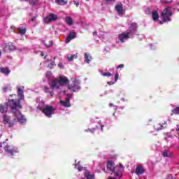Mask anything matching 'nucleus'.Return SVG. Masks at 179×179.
Masks as SVG:
<instances>
[{"label": "nucleus", "instance_id": "nucleus-39", "mask_svg": "<svg viewBox=\"0 0 179 179\" xmlns=\"http://www.w3.org/2000/svg\"><path fill=\"white\" fill-rule=\"evenodd\" d=\"M118 73H116L115 76V82H117V80H118Z\"/></svg>", "mask_w": 179, "mask_h": 179}, {"label": "nucleus", "instance_id": "nucleus-6", "mask_svg": "<svg viewBox=\"0 0 179 179\" xmlns=\"http://www.w3.org/2000/svg\"><path fill=\"white\" fill-rule=\"evenodd\" d=\"M0 148H3L5 152L8 153V155H11L12 156H13L15 153H17L19 152L17 148L13 147V145H8V143L6 142L0 143Z\"/></svg>", "mask_w": 179, "mask_h": 179}, {"label": "nucleus", "instance_id": "nucleus-60", "mask_svg": "<svg viewBox=\"0 0 179 179\" xmlns=\"http://www.w3.org/2000/svg\"><path fill=\"white\" fill-rule=\"evenodd\" d=\"M171 131H174V129H172Z\"/></svg>", "mask_w": 179, "mask_h": 179}, {"label": "nucleus", "instance_id": "nucleus-45", "mask_svg": "<svg viewBox=\"0 0 179 179\" xmlns=\"http://www.w3.org/2000/svg\"><path fill=\"white\" fill-rule=\"evenodd\" d=\"M113 83H114L108 82V85H113Z\"/></svg>", "mask_w": 179, "mask_h": 179}, {"label": "nucleus", "instance_id": "nucleus-7", "mask_svg": "<svg viewBox=\"0 0 179 179\" xmlns=\"http://www.w3.org/2000/svg\"><path fill=\"white\" fill-rule=\"evenodd\" d=\"M0 148H3L5 152L8 153V155H11L12 156H13L15 153H17L19 152L17 148L13 147V145H8V143L6 142L0 143Z\"/></svg>", "mask_w": 179, "mask_h": 179}, {"label": "nucleus", "instance_id": "nucleus-57", "mask_svg": "<svg viewBox=\"0 0 179 179\" xmlns=\"http://www.w3.org/2000/svg\"><path fill=\"white\" fill-rule=\"evenodd\" d=\"M21 1H27V0H21Z\"/></svg>", "mask_w": 179, "mask_h": 179}, {"label": "nucleus", "instance_id": "nucleus-29", "mask_svg": "<svg viewBox=\"0 0 179 179\" xmlns=\"http://www.w3.org/2000/svg\"><path fill=\"white\" fill-rule=\"evenodd\" d=\"M67 58L69 61H73V59H77L78 56L76 55H69Z\"/></svg>", "mask_w": 179, "mask_h": 179}, {"label": "nucleus", "instance_id": "nucleus-18", "mask_svg": "<svg viewBox=\"0 0 179 179\" xmlns=\"http://www.w3.org/2000/svg\"><path fill=\"white\" fill-rule=\"evenodd\" d=\"M162 156L164 157H173V153L169 150H164L162 152Z\"/></svg>", "mask_w": 179, "mask_h": 179}, {"label": "nucleus", "instance_id": "nucleus-40", "mask_svg": "<svg viewBox=\"0 0 179 179\" xmlns=\"http://www.w3.org/2000/svg\"><path fill=\"white\" fill-rule=\"evenodd\" d=\"M175 129H176V132H179V124L176 125V127Z\"/></svg>", "mask_w": 179, "mask_h": 179}, {"label": "nucleus", "instance_id": "nucleus-9", "mask_svg": "<svg viewBox=\"0 0 179 179\" xmlns=\"http://www.w3.org/2000/svg\"><path fill=\"white\" fill-rule=\"evenodd\" d=\"M73 82V85L70 86L69 89L71 92H78V90L80 89V86H79V84H80L79 80L74 78Z\"/></svg>", "mask_w": 179, "mask_h": 179}, {"label": "nucleus", "instance_id": "nucleus-43", "mask_svg": "<svg viewBox=\"0 0 179 179\" xmlns=\"http://www.w3.org/2000/svg\"><path fill=\"white\" fill-rule=\"evenodd\" d=\"M119 68H124V64H120L119 66H117V69Z\"/></svg>", "mask_w": 179, "mask_h": 179}, {"label": "nucleus", "instance_id": "nucleus-22", "mask_svg": "<svg viewBox=\"0 0 179 179\" xmlns=\"http://www.w3.org/2000/svg\"><path fill=\"white\" fill-rule=\"evenodd\" d=\"M56 3H57V5H66V3H68V0H55Z\"/></svg>", "mask_w": 179, "mask_h": 179}, {"label": "nucleus", "instance_id": "nucleus-14", "mask_svg": "<svg viewBox=\"0 0 179 179\" xmlns=\"http://www.w3.org/2000/svg\"><path fill=\"white\" fill-rule=\"evenodd\" d=\"M143 173H145V169H143V166H138L136 169V174H137V176H142Z\"/></svg>", "mask_w": 179, "mask_h": 179}, {"label": "nucleus", "instance_id": "nucleus-53", "mask_svg": "<svg viewBox=\"0 0 179 179\" xmlns=\"http://www.w3.org/2000/svg\"><path fill=\"white\" fill-rule=\"evenodd\" d=\"M115 110H117V106H115Z\"/></svg>", "mask_w": 179, "mask_h": 179}, {"label": "nucleus", "instance_id": "nucleus-47", "mask_svg": "<svg viewBox=\"0 0 179 179\" xmlns=\"http://www.w3.org/2000/svg\"><path fill=\"white\" fill-rule=\"evenodd\" d=\"M41 57H44V52L41 53Z\"/></svg>", "mask_w": 179, "mask_h": 179}, {"label": "nucleus", "instance_id": "nucleus-10", "mask_svg": "<svg viewBox=\"0 0 179 179\" xmlns=\"http://www.w3.org/2000/svg\"><path fill=\"white\" fill-rule=\"evenodd\" d=\"M58 17L55 14H50L44 20L45 23H50V22H52L53 20H57Z\"/></svg>", "mask_w": 179, "mask_h": 179}, {"label": "nucleus", "instance_id": "nucleus-34", "mask_svg": "<svg viewBox=\"0 0 179 179\" xmlns=\"http://www.w3.org/2000/svg\"><path fill=\"white\" fill-rule=\"evenodd\" d=\"M45 76L48 79H50L51 76H52V73H51V71H48Z\"/></svg>", "mask_w": 179, "mask_h": 179}, {"label": "nucleus", "instance_id": "nucleus-30", "mask_svg": "<svg viewBox=\"0 0 179 179\" xmlns=\"http://www.w3.org/2000/svg\"><path fill=\"white\" fill-rule=\"evenodd\" d=\"M85 176L86 177L87 179H94V176L93 175H90V173L86 171Z\"/></svg>", "mask_w": 179, "mask_h": 179}, {"label": "nucleus", "instance_id": "nucleus-12", "mask_svg": "<svg viewBox=\"0 0 179 179\" xmlns=\"http://www.w3.org/2000/svg\"><path fill=\"white\" fill-rule=\"evenodd\" d=\"M8 103L9 101L7 102V105H0V113H1V114H4L8 112V106L10 107Z\"/></svg>", "mask_w": 179, "mask_h": 179}, {"label": "nucleus", "instance_id": "nucleus-15", "mask_svg": "<svg viewBox=\"0 0 179 179\" xmlns=\"http://www.w3.org/2000/svg\"><path fill=\"white\" fill-rule=\"evenodd\" d=\"M6 50H9L10 51H15V50H16V47H15V45L10 43H6L3 51L6 52Z\"/></svg>", "mask_w": 179, "mask_h": 179}, {"label": "nucleus", "instance_id": "nucleus-23", "mask_svg": "<svg viewBox=\"0 0 179 179\" xmlns=\"http://www.w3.org/2000/svg\"><path fill=\"white\" fill-rule=\"evenodd\" d=\"M66 23L69 26H72V24L73 23V20H72V17H66Z\"/></svg>", "mask_w": 179, "mask_h": 179}, {"label": "nucleus", "instance_id": "nucleus-28", "mask_svg": "<svg viewBox=\"0 0 179 179\" xmlns=\"http://www.w3.org/2000/svg\"><path fill=\"white\" fill-rule=\"evenodd\" d=\"M45 93H50V95L52 97L54 96V93L51 91V90L47 87H44Z\"/></svg>", "mask_w": 179, "mask_h": 179}, {"label": "nucleus", "instance_id": "nucleus-31", "mask_svg": "<svg viewBox=\"0 0 179 179\" xmlns=\"http://www.w3.org/2000/svg\"><path fill=\"white\" fill-rule=\"evenodd\" d=\"M44 45L47 47V48H50V47H52V41H45L43 43Z\"/></svg>", "mask_w": 179, "mask_h": 179}, {"label": "nucleus", "instance_id": "nucleus-19", "mask_svg": "<svg viewBox=\"0 0 179 179\" xmlns=\"http://www.w3.org/2000/svg\"><path fill=\"white\" fill-rule=\"evenodd\" d=\"M152 17L154 22H157L159 20V13L156 10L152 11Z\"/></svg>", "mask_w": 179, "mask_h": 179}, {"label": "nucleus", "instance_id": "nucleus-46", "mask_svg": "<svg viewBox=\"0 0 179 179\" xmlns=\"http://www.w3.org/2000/svg\"><path fill=\"white\" fill-rule=\"evenodd\" d=\"M55 64V62H52L51 66H54Z\"/></svg>", "mask_w": 179, "mask_h": 179}, {"label": "nucleus", "instance_id": "nucleus-50", "mask_svg": "<svg viewBox=\"0 0 179 179\" xmlns=\"http://www.w3.org/2000/svg\"><path fill=\"white\" fill-rule=\"evenodd\" d=\"M2 55V52L0 51V57Z\"/></svg>", "mask_w": 179, "mask_h": 179}, {"label": "nucleus", "instance_id": "nucleus-38", "mask_svg": "<svg viewBox=\"0 0 179 179\" xmlns=\"http://www.w3.org/2000/svg\"><path fill=\"white\" fill-rule=\"evenodd\" d=\"M145 13L147 15H149L150 13V8H147L145 10Z\"/></svg>", "mask_w": 179, "mask_h": 179}, {"label": "nucleus", "instance_id": "nucleus-54", "mask_svg": "<svg viewBox=\"0 0 179 179\" xmlns=\"http://www.w3.org/2000/svg\"><path fill=\"white\" fill-rule=\"evenodd\" d=\"M94 34H96V32H94Z\"/></svg>", "mask_w": 179, "mask_h": 179}, {"label": "nucleus", "instance_id": "nucleus-32", "mask_svg": "<svg viewBox=\"0 0 179 179\" xmlns=\"http://www.w3.org/2000/svg\"><path fill=\"white\" fill-rule=\"evenodd\" d=\"M17 29L21 34H26V28L19 27Z\"/></svg>", "mask_w": 179, "mask_h": 179}, {"label": "nucleus", "instance_id": "nucleus-13", "mask_svg": "<svg viewBox=\"0 0 179 179\" xmlns=\"http://www.w3.org/2000/svg\"><path fill=\"white\" fill-rule=\"evenodd\" d=\"M61 106L64 107H70L71 103L69 102V95H68V98L65 101L60 100L59 101Z\"/></svg>", "mask_w": 179, "mask_h": 179}, {"label": "nucleus", "instance_id": "nucleus-42", "mask_svg": "<svg viewBox=\"0 0 179 179\" xmlns=\"http://www.w3.org/2000/svg\"><path fill=\"white\" fill-rule=\"evenodd\" d=\"M108 179H118V178H117L115 176V178L110 176V177L108 178Z\"/></svg>", "mask_w": 179, "mask_h": 179}, {"label": "nucleus", "instance_id": "nucleus-52", "mask_svg": "<svg viewBox=\"0 0 179 179\" xmlns=\"http://www.w3.org/2000/svg\"><path fill=\"white\" fill-rule=\"evenodd\" d=\"M11 28H12V29H15V27L12 26Z\"/></svg>", "mask_w": 179, "mask_h": 179}, {"label": "nucleus", "instance_id": "nucleus-33", "mask_svg": "<svg viewBox=\"0 0 179 179\" xmlns=\"http://www.w3.org/2000/svg\"><path fill=\"white\" fill-rule=\"evenodd\" d=\"M101 75H102V76H107L108 78H110V76H111L113 74H111L110 73H101Z\"/></svg>", "mask_w": 179, "mask_h": 179}, {"label": "nucleus", "instance_id": "nucleus-17", "mask_svg": "<svg viewBox=\"0 0 179 179\" xmlns=\"http://www.w3.org/2000/svg\"><path fill=\"white\" fill-rule=\"evenodd\" d=\"M115 9L118 13V15H120V16H122V13H124V10L122 8V5L121 4H118L115 6Z\"/></svg>", "mask_w": 179, "mask_h": 179}, {"label": "nucleus", "instance_id": "nucleus-49", "mask_svg": "<svg viewBox=\"0 0 179 179\" xmlns=\"http://www.w3.org/2000/svg\"><path fill=\"white\" fill-rule=\"evenodd\" d=\"M169 178H173V176L171 175L169 176Z\"/></svg>", "mask_w": 179, "mask_h": 179}, {"label": "nucleus", "instance_id": "nucleus-24", "mask_svg": "<svg viewBox=\"0 0 179 179\" xmlns=\"http://www.w3.org/2000/svg\"><path fill=\"white\" fill-rule=\"evenodd\" d=\"M75 169H77L78 171H83V170H85V168L80 166V162H78V164H75Z\"/></svg>", "mask_w": 179, "mask_h": 179}, {"label": "nucleus", "instance_id": "nucleus-4", "mask_svg": "<svg viewBox=\"0 0 179 179\" xmlns=\"http://www.w3.org/2000/svg\"><path fill=\"white\" fill-rule=\"evenodd\" d=\"M69 83V80L66 77H59L54 79L50 83V89H61V87H64V86H66Z\"/></svg>", "mask_w": 179, "mask_h": 179}, {"label": "nucleus", "instance_id": "nucleus-25", "mask_svg": "<svg viewBox=\"0 0 179 179\" xmlns=\"http://www.w3.org/2000/svg\"><path fill=\"white\" fill-rule=\"evenodd\" d=\"M3 90L5 93L10 92V90H12V87L10 86V85H7L3 88Z\"/></svg>", "mask_w": 179, "mask_h": 179}, {"label": "nucleus", "instance_id": "nucleus-48", "mask_svg": "<svg viewBox=\"0 0 179 179\" xmlns=\"http://www.w3.org/2000/svg\"><path fill=\"white\" fill-rule=\"evenodd\" d=\"M114 106V103H110V106L113 107Z\"/></svg>", "mask_w": 179, "mask_h": 179}, {"label": "nucleus", "instance_id": "nucleus-2", "mask_svg": "<svg viewBox=\"0 0 179 179\" xmlns=\"http://www.w3.org/2000/svg\"><path fill=\"white\" fill-rule=\"evenodd\" d=\"M137 29L138 24L135 22L131 23L127 31L119 35L120 41H121V43H125L128 38H131V37H132V36L136 33Z\"/></svg>", "mask_w": 179, "mask_h": 179}, {"label": "nucleus", "instance_id": "nucleus-27", "mask_svg": "<svg viewBox=\"0 0 179 179\" xmlns=\"http://www.w3.org/2000/svg\"><path fill=\"white\" fill-rule=\"evenodd\" d=\"M29 3L30 5H32V6H36V5H38L40 3V1L38 0H30Z\"/></svg>", "mask_w": 179, "mask_h": 179}, {"label": "nucleus", "instance_id": "nucleus-51", "mask_svg": "<svg viewBox=\"0 0 179 179\" xmlns=\"http://www.w3.org/2000/svg\"><path fill=\"white\" fill-rule=\"evenodd\" d=\"M163 23L162 22H159V24H162Z\"/></svg>", "mask_w": 179, "mask_h": 179}, {"label": "nucleus", "instance_id": "nucleus-59", "mask_svg": "<svg viewBox=\"0 0 179 179\" xmlns=\"http://www.w3.org/2000/svg\"><path fill=\"white\" fill-rule=\"evenodd\" d=\"M63 93H65V91H63Z\"/></svg>", "mask_w": 179, "mask_h": 179}, {"label": "nucleus", "instance_id": "nucleus-21", "mask_svg": "<svg viewBox=\"0 0 179 179\" xmlns=\"http://www.w3.org/2000/svg\"><path fill=\"white\" fill-rule=\"evenodd\" d=\"M0 71L1 73H3V75H9L10 73V70L8 68H0Z\"/></svg>", "mask_w": 179, "mask_h": 179}, {"label": "nucleus", "instance_id": "nucleus-37", "mask_svg": "<svg viewBox=\"0 0 179 179\" xmlns=\"http://www.w3.org/2000/svg\"><path fill=\"white\" fill-rule=\"evenodd\" d=\"M59 68H60V69H64V64L62 63H59L58 64Z\"/></svg>", "mask_w": 179, "mask_h": 179}, {"label": "nucleus", "instance_id": "nucleus-8", "mask_svg": "<svg viewBox=\"0 0 179 179\" xmlns=\"http://www.w3.org/2000/svg\"><path fill=\"white\" fill-rule=\"evenodd\" d=\"M161 16L162 17V22H170L171 21V16H173V12H171V8L167 7L163 10L161 13Z\"/></svg>", "mask_w": 179, "mask_h": 179}, {"label": "nucleus", "instance_id": "nucleus-16", "mask_svg": "<svg viewBox=\"0 0 179 179\" xmlns=\"http://www.w3.org/2000/svg\"><path fill=\"white\" fill-rule=\"evenodd\" d=\"M91 122L95 124V126L96 127V128H101V131H103V125L101 124V122L97 120V118L95 119H92L91 120Z\"/></svg>", "mask_w": 179, "mask_h": 179}, {"label": "nucleus", "instance_id": "nucleus-55", "mask_svg": "<svg viewBox=\"0 0 179 179\" xmlns=\"http://www.w3.org/2000/svg\"><path fill=\"white\" fill-rule=\"evenodd\" d=\"M151 50H155V48H151Z\"/></svg>", "mask_w": 179, "mask_h": 179}, {"label": "nucleus", "instance_id": "nucleus-58", "mask_svg": "<svg viewBox=\"0 0 179 179\" xmlns=\"http://www.w3.org/2000/svg\"><path fill=\"white\" fill-rule=\"evenodd\" d=\"M49 68H51V66H48Z\"/></svg>", "mask_w": 179, "mask_h": 179}, {"label": "nucleus", "instance_id": "nucleus-20", "mask_svg": "<svg viewBox=\"0 0 179 179\" xmlns=\"http://www.w3.org/2000/svg\"><path fill=\"white\" fill-rule=\"evenodd\" d=\"M92 56L90 55V53L85 52V61L87 64H90V62H92Z\"/></svg>", "mask_w": 179, "mask_h": 179}, {"label": "nucleus", "instance_id": "nucleus-11", "mask_svg": "<svg viewBox=\"0 0 179 179\" xmlns=\"http://www.w3.org/2000/svg\"><path fill=\"white\" fill-rule=\"evenodd\" d=\"M73 38H76V32H71L69 34L66 39V44L69 43L71 42V40H73Z\"/></svg>", "mask_w": 179, "mask_h": 179}, {"label": "nucleus", "instance_id": "nucleus-5", "mask_svg": "<svg viewBox=\"0 0 179 179\" xmlns=\"http://www.w3.org/2000/svg\"><path fill=\"white\" fill-rule=\"evenodd\" d=\"M38 108H39L41 111H42L45 117H48V118H51V117H52V115L55 114V108L50 105H44V102L43 101L39 103Z\"/></svg>", "mask_w": 179, "mask_h": 179}, {"label": "nucleus", "instance_id": "nucleus-41", "mask_svg": "<svg viewBox=\"0 0 179 179\" xmlns=\"http://www.w3.org/2000/svg\"><path fill=\"white\" fill-rule=\"evenodd\" d=\"M95 129H88V131H89L90 132L93 133V132H94Z\"/></svg>", "mask_w": 179, "mask_h": 179}, {"label": "nucleus", "instance_id": "nucleus-3", "mask_svg": "<svg viewBox=\"0 0 179 179\" xmlns=\"http://www.w3.org/2000/svg\"><path fill=\"white\" fill-rule=\"evenodd\" d=\"M124 166L122 164H120V166L114 167V162L109 161L107 164V169L113 174L116 178H121L122 177V173H124Z\"/></svg>", "mask_w": 179, "mask_h": 179}, {"label": "nucleus", "instance_id": "nucleus-1", "mask_svg": "<svg viewBox=\"0 0 179 179\" xmlns=\"http://www.w3.org/2000/svg\"><path fill=\"white\" fill-rule=\"evenodd\" d=\"M17 94L19 99L8 100V106H10L13 113L15 117L14 119L12 120L10 117L6 115L3 116V124H4L6 127H8V128L15 127V125H16V122H19L20 124H26V118H24V116L19 110V108H22V106H20V100L24 97L23 90L22 88H17Z\"/></svg>", "mask_w": 179, "mask_h": 179}, {"label": "nucleus", "instance_id": "nucleus-56", "mask_svg": "<svg viewBox=\"0 0 179 179\" xmlns=\"http://www.w3.org/2000/svg\"><path fill=\"white\" fill-rule=\"evenodd\" d=\"M45 58H47V56H45Z\"/></svg>", "mask_w": 179, "mask_h": 179}, {"label": "nucleus", "instance_id": "nucleus-44", "mask_svg": "<svg viewBox=\"0 0 179 179\" xmlns=\"http://www.w3.org/2000/svg\"><path fill=\"white\" fill-rule=\"evenodd\" d=\"M74 5L79 6V2L74 1Z\"/></svg>", "mask_w": 179, "mask_h": 179}, {"label": "nucleus", "instance_id": "nucleus-26", "mask_svg": "<svg viewBox=\"0 0 179 179\" xmlns=\"http://www.w3.org/2000/svg\"><path fill=\"white\" fill-rule=\"evenodd\" d=\"M163 128H164L163 126L160 124H156L154 126V129L155 131H160V130L163 129Z\"/></svg>", "mask_w": 179, "mask_h": 179}, {"label": "nucleus", "instance_id": "nucleus-36", "mask_svg": "<svg viewBox=\"0 0 179 179\" xmlns=\"http://www.w3.org/2000/svg\"><path fill=\"white\" fill-rule=\"evenodd\" d=\"M173 0H170V1H167V0H162V2H164V3H171V1Z\"/></svg>", "mask_w": 179, "mask_h": 179}, {"label": "nucleus", "instance_id": "nucleus-35", "mask_svg": "<svg viewBox=\"0 0 179 179\" xmlns=\"http://www.w3.org/2000/svg\"><path fill=\"white\" fill-rule=\"evenodd\" d=\"M172 112H173V114H178V115H179V107L173 109L172 110Z\"/></svg>", "mask_w": 179, "mask_h": 179}]
</instances>
